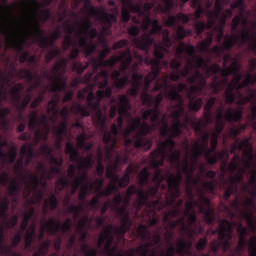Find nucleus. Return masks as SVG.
<instances>
[{"label": "nucleus", "instance_id": "1", "mask_svg": "<svg viewBox=\"0 0 256 256\" xmlns=\"http://www.w3.org/2000/svg\"><path fill=\"white\" fill-rule=\"evenodd\" d=\"M84 84L88 85V87L79 90L77 97L83 101L87 95L86 105L75 104L72 110L74 113H79L82 117H89L91 113L94 112L95 115L92 118L93 124L97 127H101V129L105 131L107 116L103 115V110L99 105H101V100L104 99V97L109 98L113 95V88L107 87V85H109V71L101 70L93 76L90 82ZM95 87H99V89L107 88L105 90H98L95 96L93 92Z\"/></svg>", "mask_w": 256, "mask_h": 256}, {"label": "nucleus", "instance_id": "2", "mask_svg": "<svg viewBox=\"0 0 256 256\" xmlns=\"http://www.w3.org/2000/svg\"><path fill=\"white\" fill-rule=\"evenodd\" d=\"M187 90V84L184 82L178 83L177 87H173L171 91H169L166 95L167 99L170 101H176V104L172 106V111L170 113L171 119H173V124L169 128V122L165 120V117L162 119L163 127L161 130V137H167L166 140L163 141V147H167V145L171 146L173 149L176 137H181L183 135V123H181V117L185 115V100L181 93Z\"/></svg>", "mask_w": 256, "mask_h": 256}, {"label": "nucleus", "instance_id": "3", "mask_svg": "<svg viewBox=\"0 0 256 256\" xmlns=\"http://www.w3.org/2000/svg\"><path fill=\"white\" fill-rule=\"evenodd\" d=\"M149 157L150 166L155 170L152 181L158 184L153 187H149L148 195H150V197H156L157 193H159L161 183H163L165 180L167 181V177L173 175L171 171H168L165 175H163V170H161L159 167H163L165 159H168L171 165H177L179 169V167H181V150H175V145L172 148L169 145L163 147L162 141L159 144V147L150 153Z\"/></svg>", "mask_w": 256, "mask_h": 256}, {"label": "nucleus", "instance_id": "4", "mask_svg": "<svg viewBox=\"0 0 256 256\" xmlns=\"http://www.w3.org/2000/svg\"><path fill=\"white\" fill-rule=\"evenodd\" d=\"M131 111V102L129 97L125 94H121L118 97V105H112L109 110L110 119H114L118 112L117 124L111 125V131L107 130V122H105L106 128L103 130L101 126L95 125L97 129H100L102 135V141L105 144L104 149L108 159H111L112 151H115L117 147V136L119 135V129H123V123L125 117L129 116Z\"/></svg>", "mask_w": 256, "mask_h": 256}, {"label": "nucleus", "instance_id": "5", "mask_svg": "<svg viewBox=\"0 0 256 256\" xmlns=\"http://www.w3.org/2000/svg\"><path fill=\"white\" fill-rule=\"evenodd\" d=\"M149 27H152L150 31ZM142 29L143 31H149V33L144 32L138 38L137 36L140 33L139 27L133 25L128 28V35H130V37H134L133 43L137 49H140V51H146V53H148L153 43H155V39H153L151 35H161V31H163V26L159 24V20L151 19V17H149V14H146L145 16H143Z\"/></svg>", "mask_w": 256, "mask_h": 256}, {"label": "nucleus", "instance_id": "6", "mask_svg": "<svg viewBox=\"0 0 256 256\" xmlns=\"http://www.w3.org/2000/svg\"><path fill=\"white\" fill-rule=\"evenodd\" d=\"M239 44V47L242 45H248V51H252L256 55V32L242 29L240 35L234 34V36L226 35L222 45H216L211 49V52L214 53L217 57H221L225 51H231L233 47Z\"/></svg>", "mask_w": 256, "mask_h": 256}, {"label": "nucleus", "instance_id": "7", "mask_svg": "<svg viewBox=\"0 0 256 256\" xmlns=\"http://www.w3.org/2000/svg\"><path fill=\"white\" fill-rule=\"evenodd\" d=\"M209 63H211V58L205 59L200 56L195 61V67L197 69H203L208 77L217 75V73H220L221 77H229L230 75H233L237 65H239L237 59L231 57L230 54L224 55L222 62L223 68H221L219 64H212L209 66Z\"/></svg>", "mask_w": 256, "mask_h": 256}, {"label": "nucleus", "instance_id": "8", "mask_svg": "<svg viewBox=\"0 0 256 256\" xmlns=\"http://www.w3.org/2000/svg\"><path fill=\"white\" fill-rule=\"evenodd\" d=\"M187 83L190 85L188 92V107L190 111L197 113V111H201V107H203V99L196 98L193 95L201 93V91L207 87V78H205V75H203L199 68L196 67V69H194V74L187 78Z\"/></svg>", "mask_w": 256, "mask_h": 256}, {"label": "nucleus", "instance_id": "9", "mask_svg": "<svg viewBox=\"0 0 256 256\" xmlns=\"http://www.w3.org/2000/svg\"><path fill=\"white\" fill-rule=\"evenodd\" d=\"M133 127L138 129L134 134V138H126L125 145H134L136 149H144V151H149L153 147V140L147 139V135L152 131H155V125H149L147 122L141 123V117H136L132 122Z\"/></svg>", "mask_w": 256, "mask_h": 256}, {"label": "nucleus", "instance_id": "10", "mask_svg": "<svg viewBox=\"0 0 256 256\" xmlns=\"http://www.w3.org/2000/svg\"><path fill=\"white\" fill-rule=\"evenodd\" d=\"M105 57H107V54L102 51L98 58L91 57L89 62H85L84 64H82L81 62H73L72 69L78 75H83L85 69H87L89 65H92V72H88L81 79L75 80L73 86L77 87L79 83H90L93 79V76H95V73H97V71H99L101 67V65H99V61L105 62Z\"/></svg>", "mask_w": 256, "mask_h": 256}, {"label": "nucleus", "instance_id": "11", "mask_svg": "<svg viewBox=\"0 0 256 256\" xmlns=\"http://www.w3.org/2000/svg\"><path fill=\"white\" fill-rule=\"evenodd\" d=\"M39 13L35 12L33 30H29L30 35H36V39L40 49H53L58 39H61L62 33L60 29H56L50 37L45 35V30L41 29L39 19H37Z\"/></svg>", "mask_w": 256, "mask_h": 256}, {"label": "nucleus", "instance_id": "12", "mask_svg": "<svg viewBox=\"0 0 256 256\" xmlns=\"http://www.w3.org/2000/svg\"><path fill=\"white\" fill-rule=\"evenodd\" d=\"M86 11L90 17H95L97 21L100 22L102 25V35H107L109 37L112 34L111 27H113V23H117V16L108 13L105 10V6H101L100 9H97L95 6H90Z\"/></svg>", "mask_w": 256, "mask_h": 256}, {"label": "nucleus", "instance_id": "13", "mask_svg": "<svg viewBox=\"0 0 256 256\" xmlns=\"http://www.w3.org/2000/svg\"><path fill=\"white\" fill-rule=\"evenodd\" d=\"M162 33V42L160 44H155V50L153 52L154 58H146V65H151V69H161L159 65L161 64V59L165 57V51L167 48L165 47H173V40H171L170 32L168 29H164L161 31Z\"/></svg>", "mask_w": 256, "mask_h": 256}, {"label": "nucleus", "instance_id": "14", "mask_svg": "<svg viewBox=\"0 0 256 256\" xmlns=\"http://www.w3.org/2000/svg\"><path fill=\"white\" fill-rule=\"evenodd\" d=\"M239 69L240 66L238 64L232 73V75H234L233 80L224 91V99L226 105H233V103H235V99H237V94H235V91L239 92L241 89H244V87H249V84H246L245 78L243 79V74H241Z\"/></svg>", "mask_w": 256, "mask_h": 256}, {"label": "nucleus", "instance_id": "15", "mask_svg": "<svg viewBox=\"0 0 256 256\" xmlns=\"http://www.w3.org/2000/svg\"><path fill=\"white\" fill-rule=\"evenodd\" d=\"M201 201H204L207 205L211 204V201H209V198L205 197V194H203V191H200V200H189L185 203V210L182 211L183 214L185 213H193L195 211V207H199L200 213H203L204 215V221L207 225H215V214L213 209L207 208L201 204Z\"/></svg>", "mask_w": 256, "mask_h": 256}, {"label": "nucleus", "instance_id": "16", "mask_svg": "<svg viewBox=\"0 0 256 256\" xmlns=\"http://www.w3.org/2000/svg\"><path fill=\"white\" fill-rule=\"evenodd\" d=\"M167 185H168V193L170 195L166 200V205L168 207H173L175 205L177 199L181 197V181H183V173L181 169L178 168V172L176 174H171L170 176H166Z\"/></svg>", "mask_w": 256, "mask_h": 256}, {"label": "nucleus", "instance_id": "17", "mask_svg": "<svg viewBox=\"0 0 256 256\" xmlns=\"http://www.w3.org/2000/svg\"><path fill=\"white\" fill-rule=\"evenodd\" d=\"M118 53V56H112L110 59L105 60L104 62H102V60L99 61L98 65H101L100 69L105 67H110L113 69L117 63H120V71H122V73H126L127 69H129V65H131L133 61L131 49L127 48L125 51H119Z\"/></svg>", "mask_w": 256, "mask_h": 256}, {"label": "nucleus", "instance_id": "18", "mask_svg": "<svg viewBox=\"0 0 256 256\" xmlns=\"http://www.w3.org/2000/svg\"><path fill=\"white\" fill-rule=\"evenodd\" d=\"M213 235L218 233V241H221L223 253H227V251L231 247V239H233V224L227 219H224L220 222L218 228L212 231Z\"/></svg>", "mask_w": 256, "mask_h": 256}, {"label": "nucleus", "instance_id": "19", "mask_svg": "<svg viewBox=\"0 0 256 256\" xmlns=\"http://www.w3.org/2000/svg\"><path fill=\"white\" fill-rule=\"evenodd\" d=\"M27 186L26 189L28 191V193L25 195V198L28 199V197L31 195V192L34 191V197L30 198L27 200V205H38L39 203H41V201H43V191H37V189L39 188V183H45V181H42L41 179H39V176L33 174V172H28L27 173ZM29 183H33L34 185V189H31V185Z\"/></svg>", "mask_w": 256, "mask_h": 256}, {"label": "nucleus", "instance_id": "20", "mask_svg": "<svg viewBox=\"0 0 256 256\" xmlns=\"http://www.w3.org/2000/svg\"><path fill=\"white\" fill-rule=\"evenodd\" d=\"M231 9H238L239 14L232 18L231 23V33L232 37L237 35V29L239 25L242 27H247L249 25V21L245 18V0H235L232 4H230Z\"/></svg>", "mask_w": 256, "mask_h": 256}, {"label": "nucleus", "instance_id": "21", "mask_svg": "<svg viewBox=\"0 0 256 256\" xmlns=\"http://www.w3.org/2000/svg\"><path fill=\"white\" fill-rule=\"evenodd\" d=\"M65 153L66 155H70V161L72 163H77L78 169H91L93 167V156L79 158V150L71 142L66 143Z\"/></svg>", "mask_w": 256, "mask_h": 256}, {"label": "nucleus", "instance_id": "22", "mask_svg": "<svg viewBox=\"0 0 256 256\" xmlns=\"http://www.w3.org/2000/svg\"><path fill=\"white\" fill-rule=\"evenodd\" d=\"M189 16L185 15L184 13H178L175 15H169L167 20L165 21L166 27H174L176 29V39L178 41H183L185 37H187V31L185 30V27L182 25L177 26L178 23H189Z\"/></svg>", "mask_w": 256, "mask_h": 256}, {"label": "nucleus", "instance_id": "23", "mask_svg": "<svg viewBox=\"0 0 256 256\" xmlns=\"http://www.w3.org/2000/svg\"><path fill=\"white\" fill-rule=\"evenodd\" d=\"M136 232L141 241L144 242V244H141L136 248L137 255H149V253H151V247H153V243H151V231H149V227H147L145 224H140Z\"/></svg>", "mask_w": 256, "mask_h": 256}, {"label": "nucleus", "instance_id": "24", "mask_svg": "<svg viewBox=\"0 0 256 256\" xmlns=\"http://www.w3.org/2000/svg\"><path fill=\"white\" fill-rule=\"evenodd\" d=\"M218 139L217 134H212L210 138V148L207 147L204 152V159L207 161L208 165H216L219 159H225V155L229 157L227 152H217Z\"/></svg>", "mask_w": 256, "mask_h": 256}, {"label": "nucleus", "instance_id": "25", "mask_svg": "<svg viewBox=\"0 0 256 256\" xmlns=\"http://www.w3.org/2000/svg\"><path fill=\"white\" fill-rule=\"evenodd\" d=\"M122 1V12L120 21L122 23H128L131 21V13H135L139 17H145V11H143V5L139 2L133 3V0H121Z\"/></svg>", "mask_w": 256, "mask_h": 256}, {"label": "nucleus", "instance_id": "26", "mask_svg": "<svg viewBox=\"0 0 256 256\" xmlns=\"http://www.w3.org/2000/svg\"><path fill=\"white\" fill-rule=\"evenodd\" d=\"M239 123L243 119V108H228L223 114V106L217 111L216 123Z\"/></svg>", "mask_w": 256, "mask_h": 256}, {"label": "nucleus", "instance_id": "27", "mask_svg": "<svg viewBox=\"0 0 256 256\" xmlns=\"http://www.w3.org/2000/svg\"><path fill=\"white\" fill-rule=\"evenodd\" d=\"M59 105V95L54 96L49 102L47 111L48 113H53L52 115V122L57 123V115H61L63 121H68L69 119V107L63 106L61 111L59 112V108L57 106Z\"/></svg>", "mask_w": 256, "mask_h": 256}, {"label": "nucleus", "instance_id": "28", "mask_svg": "<svg viewBox=\"0 0 256 256\" xmlns=\"http://www.w3.org/2000/svg\"><path fill=\"white\" fill-rule=\"evenodd\" d=\"M8 183H10L8 188L9 197H19L22 189L21 183L17 179L9 177L7 172H2L0 175V185H8Z\"/></svg>", "mask_w": 256, "mask_h": 256}, {"label": "nucleus", "instance_id": "29", "mask_svg": "<svg viewBox=\"0 0 256 256\" xmlns=\"http://www.w3.org/2000/svg\"><path fill=\"white\" fill-rule=\"evenodd\" d=\"M48 223L49 233L51 235H57L59 231L62 233H69V231H71V227H73V221L70 218H67L63 224L55 218H50Z\"/></svg>", "mask_w": 256, "mask_h": 256}, {"label": "nucleus", "instance_id": "30", "mask_svg": "<svg viewBox=\"0 0 256 256\" xmlns=\"http://www.w3.org/2000/svg\"><path fill=\"white\" fill-rule=\"evenodd\" d=\"M45 79L51 81L52 86L50 88L51 93H61L67 89V80L61 79L59 74L49 73V71L44 72Z\"/></svg>", "mask_w": 256, "mask_h": 256}, {"label": "nucleus", "instance_id": "31", "mask_svg": "<svg viewBox=\"0 0 256 256\" xmlns=\"http://www.w3.org/2000/svg\"><path fill=\"white\" fill-rule=\"evenodd\" d=\"M16 75L20 79H26L28 83H33L32 87H34V89H38L41 85V78L29 69L22 68L16 72Z\"/></svg>", "mask_w": 256, "mask_h": 256}, {"label": "nucleus", "instance_id": "32", "mask_svg": "<svg viewBox=\"0 0 256 256\" xmlns=\"http://www.w3.org/2000/svg\"><path fill=\"white\" fill-rule=\"evenodd\" d=\"M223 4L222 0H215L214 10H207V16H208V27H215V23H217V19L221 17V13L223 11Z\"/></svg>", "mask_w": 256, "mask_h": 256}, {"label": "nucleus", "instance_id": "33", "mask_svg": "<svg viewBox=\"0 0 256 256\" xmlns=\"http://www.w3.org/2000/svg\"><path fill=\"white\" fill-rule=\"evenodd\" d=\"M151 107L149 110L152 113V118L150 119V123H152V125H155V127H157V125H162L160 127V136H161V130L163 129V119H165L166 123H167V114H164V116L161 118L160 120V116H161V104L153 102Z\"/></svg>", "mask_w": 256, "mask_h": 256}, {"label": "nucleus", "instance_id": "34", "mask_svg": "<svg viewBox=\"0 0 256 256\" xmlns=\"http://www.w3.org/2000/svg\"><path fill=\"white\" fill-rule=\"evenodd\" d=\"M78 37L79 47L83 50L86 57H91L95 51H97V44L91 43L87 44V38L83 36V32H76Z\"/></svg>", "mask_w": 256, "mask_h": 256}, {"label": "nucleus", "instance_id": "35", "mask_svg": "<svg viewBox=\"0 0 256 256\" xmlns=\"http://www.w3.org/2000/svg\"><path fill=\"white\" fill-rule=\"evenodd\" d=\"M186 53L188 57H193L195 55V46L191 44H185L184 42H181L177 47H176V53H175V58L180 63H183V54Z\"/></svg>", "mask_w": 256, "mask_h": 256}, {"label": "nucleus", "instance_id": "36", "mask_svg": "<svg viewBox=\"0 0 256 256\" xmlns=\"http://www.w3.org/2000/svg\"><path fill=\"white\" fill-rule=\"evenodd\" d=\"M244 158H241V162L243 163L245 169H252L253 163L255 161V154H253V145L249 142L248 146L243 148Z\"/></svg>", "mask_w": 256, "mask_h": 256}, {"label": "nucleus", "instance_id": "37", "mask_svg": "<svg viewBox=\"0 0 256 256\" xmlns=\"http://www.w3.org/2000/svg\"><path fill=\"white\" fill-rule=\"evenodd\" d=\"M231 82H229L228 77H222L221 80H219V76L214 75L212 77V82L210 84V88L212 89L213 93L215 95H218V93H221L225 87H229Z\"/></svg>", "mask_w": 256, "mask_h": 256}, {"label": "nucleus", "instance_id": "38", "mask_svg": "<svg viewBox=\"0 0 256 256\" xmlns=\"http://www.w3.org/2000/svg\"><path fill=\"white\" fill-rule=\"evenodd\" d=\"M20 153L23 159L26 157L24 161L25 167H29V165H31V162L33 161V157L35 156V152L33 151V146L31 145V143L23 144L20 148Z\"/></svg>", "mask_w": 256, "mask_h": 256}, {"label": "nucleus", "instance_id": "39", "mask_svg": "<svg viewBox=\"0 0 256 256\" xmlns=\"http://www.w3.org/2000/svg\"><path fill=\"white\" fill-rule=\"evenodd\" d=\"M59 205V200L57 199V196L53 193L50 194L49 199L44 200V204L42 206V212L43 215H47L50 211H55Z\"/></svg>", "mask_w": 256, "mask_h": 256}, {"label": "nucleus", "instance_id": "40", "mask_svg": "<svg viewBox=\"0 0 256 256\" xmlns=\"http://www.w3.org/2000/svg\"><path fill=\"white\" fill-rule=\"evenodd\" d=\"M149 199H151V195L148 192L144 193V197L142 198V200H140V204H138V210L141 209V207H145L146 209H149L150 213L152 215H155V207H157V205H159V200H155V201H151L149 202Z\"/></svg>", "mask_w": 256, "mask_h": 256}, {"label": "nucleus", "instance_id": "41", "mask_svg": "<svg viewBox=\"0 0 256 256\" xmlns=\"http://www.w3.org/2000/svg\"><path fill=\"white\" fill-rule=\"evenodd\" d=\"M112 231H113L112 225L110 227L106 226V242L103 248L104 253H106V255H108L109 253H111L112 251L118 248V246L112 247L113 241H115V237H113V235L111 234Z\"/></svg>", "mask_w": 256, "mask_h": 256}, {"label": "nucleus", "instance_id": "42", "mask_svg": "<svg viewBox=\"0 0 256 256\" xmlns=\"http://www.w3.org/2000/svg\"><path fill=\"white\" fill-rule=\"evenodd\" d=\"M0 160L4 161L5 163L8 162L10 165H13V163H15V161L17 160V148L15 146H12L9 153H6L0 148Z\"/></svg>", "mask_w": 256, "mask_h": 256}, {"label": "nucleus", "instance_id": "43", "mask_svg": "<svg viewBox=\"0 0 256 256\" xmlns=\"http://www.w3.org/2000/svg\"><path fill=\"white\" fill-rule=\"evenodd\" d=\"M67 63V58L56 61L51 68V73H54L55 75L60 76V79H63V73H65V70L67 69Z\"/></svg>", "mask_w": 256, "mask_h": 256}, {"label": "nucleus", "instance_id": "44", "mask_svg": "<svg viewBox=\"0 0 256 256\" xmlns=\"http://www.w3.org/2000/svg\"><path fill=\"white\" fill-rule=\"evenodd\" d=\"M65 207H68V213H72L74 219H79L81 212L83 211V207L79 205L71 204V196H66L64 199Z\"/></svg>", "mask_w": 256, "mask_h": 256}, {"label": "nucleus", "instance_id": "45", "mask_svg": "<svg viewBox=\"0 0 256 256\" xmlns=\"http://www.w3.org/2000/svg\"><path fill=\"white\" fill-rule=\"evenodd\" d=\"M36 239H37L36 226L35 224H31L29 229L26 231L25 243H24L25 249H29L31 245L35 243Z\"/></svg>", "mask_w": 256, "mask_h": 256}, {"label": "nucleus", "instance_id": "46", "mask_svg": "<svg viewBox=\"0 0 256 256\" xmlns=\"http://www.w3.org/2000/svg\"><path fill=\"white\" fill-rule=\"evenodd\" d=\"M65 29L68 35L66 36L65 41L62 43V47L64 51H68L69 47H75V44H73V38L71 37V34L75 33V26L66 24Z\"/></svg>", "mask_w": 256, "mask_h": 256}, {"label": "nucleus", "instance_id": "47", "mask_svg": "<svg viewBox=\"0 0 256 256\" xmlns=\"http://www.w3.org/2000/svg\"><path fill=\"white\" fill-rule=\"evenodd\" d=\"M33 217H35V209L31 207L28 212H25L23 215V220L20 225V231L22 233H25V231H27V227H29V222L31 221V219H33Z\"/></svg>", "mask_w": 256, "mask_h": 256}, {"label": "nucleus", "instance_id": "48", "mask_svg": "<svg viewBox=\"0 0 256 256\" xmlns=\"http://www.w3.org/2000/svg\"><path fill=\"white\" fill-rule=\"evenodd\" d=\"M164 6H161V4L158 5V9L162 13H171L177 5L175 4L176 0H161ZM182 3H187L189 0H180Z\"/></svg>", "mask_w": 256, "mask_h": 256}, {"label": "nucleus", "instance_id": "49", "mask_svg": "<svg viewBox=\"0 0 256 256\" xmlns=\"http://www.w3.org/2000/svg\"><path fill=\"white\" fill-rule=\"evenodd\" d=\"M192 243L191 241H185L183 240V238H180L178 240V243H177V250H176V253L177 255H187V253H190L189 252V249L192 247Z\"/></svg>", "mask_w": 256, "mask_h": 256}, {"label": "nucleus", "instance_id": "50", "mask_svg": "<svg viewBox=\"0 0 256 256\" xmlns=\"http://www.w3.org/2000/svg\"><path fill=\"white\" fill-rule=\"evenodd\" d=\"M150 85L145 84L144 91L140 96V99L145 107H151L153 105V95L149 94Z\"/></svg>", "mask_w": 256, "mask_h": 256}, {"label": "nucleus", "instance_id": "51", "mask_svg": "<svg viewBox=\"0 0 256 256\" xmlns=\"http://www.w3.org/2000/svg\"><path fill=\"white\" fill-rule=\"evenodd\" d=\"M40 126L41 122H39V115L37 111H32L29 117L28 129H30V131H35V129H39Z\"/></svg>", "mask_w": 256, "mask_h": 256}, {"label": "nucleus", "instance_id": "52", "mask_svg": "<svg viewBox=\"0 0 256 256\" xmlns=\"http://www.w3.org/2000/svg\"><path fill=\"white\" fill-rule=\"evenodd\" d=\"M247 168H240V173L236 174L234 176H231L228 180V183L232 185V187H235L236 189H239V183L243 181V175L245 174V171H247Z\"/></svg>", "mask_w": 256, "mask_h": 256}, {"label": "nucleus", "instance_id": "53", "mask_svg": "<svg viewBox=\"0 0 256 256\" xmlns=\"http://www.w3.org/2000/svg\"><path fill=\"white\" fill-rule=\"evenodd\" d=\"M31 103V94H27L21 102V97L19 100L13 102L14 107L18 108V111H25L27 105Z\"/></svg>", "mask_w": 256, "mask_h": 256}, {"label": "nucleus", "instance_id": "54", "mask_svg": "<svg viewBox=\"0 0 256 256\" xmlns=\"http://www.w3.org/2000/svg\"><path fill=\"white\" fill-rule=\"evenodd\" d=\"M138 180L140 185L151 183V172H149V169L143 168L138 174Z\"/></svg>", "mask_w": 256, "mask_h": 256}, {"label": "nucleus", "instance_id": "55", "mask_svg": "<svg viewBox=\"0 0 256 256\" xmlns=\"http://www.w3.org/2000/svg\"><path fill=\"white\" fill-rule=\"evenodd\" d=\"M101 191L99 188L97 189V195L93 196L90 201L87 202V205L92 211H97L99 209V205L101 204Z\"/></svg>", "mask_w": 256, "mask_h": 256}, {"label": "nucleus", "instance_id": "56", "mask_svg": "<svg viewBox=\"0 0 256 256\" xmlns=\"http://www.w3.org/2000/svg\"><path fill=\"white\" fill-rule=\"evenodd\" d=\"M132 223L131 221H121V226L120 227H116L114 229V233H116V235H125V233H128V231H131V227H132Z\"/></svg>", "mask_w": 256, "mask_h": 256}, {"label": "nucleus", "instance_id": "57", "mask_svg": "<svg viewBox=\"0 0 256 256\" xmlns=\"http://www.w3.org/2000/svg\"><path fill=\"white\" fill-rule=\"evenodd\" d=\"M25 89V86L22 83L16 84L14 87H12L10 93L12 95V101L15 103V101H19L21 99V92Z\"/></svg>", "mask_w": 256, "mask_h": 256}, {"label": "nucleus", "instance_id": "58", "mask_svg": "<svg viewBox=\"0 0 256 256\" xmlns=\"http://www.w3.org/2000/svg\"><path fill=\"white\" fill-rule=\"evenodd\" d=\"M249 146V139H244L239 142V140H236L235 143L232 145L230 149L231 155H236L235 151H243L244 147Z\"/></svg>", "mask_w": 256, "mask_h": 256}, {"label": "nucleus", "instance_id": "59", "mask_svg": "<svg viewBox=\"0 0 256 256\" xmlns=\"http://www.w3.org/2000/svg\"><path fill=\"white\" fill-rule=\"evenodd\" d=\"M161 73V69L157 68H151V71L147 74V76L144 78L145 85H150L159 77Z\"/></svg>", "mask_w": 256, "mask_h": 256}, {"label": "nucleus", "instance_id": "60", "mask_svg": "<svg viewBox=\"0 0 256 256\" xmlns=\"http://www.w3.org/2000/svg\"><path fill=\"white\" fill-rule=\"evenodd\" d=\"M118 217H120V221H131L129 213L127 212V205H122L114 208Z\"/></svg>", "mask_w": 256, "mask_h": 256}, {"label": "nucleus", "instance_id": "61", "mask_svg": "<svg viewBox=\"0 0 256 256\" xmlns=\"http://www.w3.org/2000/svg\"><path fill=\"white\" fill-rule=\"evenodd\" d=\"M241 163H243L241 161V156H239V154H235L231 160V163L228 166V171H230L231 173H235V171H237V169L241 167Z\"/></svg>", "mask_w": 256, "mask_h": 256}, {"label": "nucleus", "instance_id": "62", "mask_svg": "<svg viewBox=\"0 0 256 256\" xmlns=\"http://www.w3.org/2000/svg\"><path fill=\"white\" fill-rule=\"evenodd\" d=\"M192 152H193V157L195 159H199V157H201V155L205 153V148L201 144V140H197L196 142H194L192 146Z\"/></svg>", "mask_w": 256, "mask_h": 256}, {"label": "nucleus", "instance_id": "63", "mask_svg": "<svg viewBox=\"0 0 256 256\" xmlns=\"http://www.w3.org/2000/svg\"><path fill=\"white\" fill-rule=\"evenodd\" d=\"M7 211H9V198L5 197L0 203V219L7 221Z\"/></svg>", "mask_w": 256, "mask_h": 256}, {"label": "nucleus", "instance_id": "64", "mask_svg": "<svg viewBox=\"0 0 256 256\" xmlns=\"http://www.w3.org/2000/svg\"><path fill=\"white\" fill-rule=\"evenodd\" d=\"M213 43V36L210 35L208 36L204 41L200 42L198 49L202 52V53H209V51H211L209 49V47H211V44Z\"/></svg>", "mask_w": 256, "mask_h": 256}]
</instances>
